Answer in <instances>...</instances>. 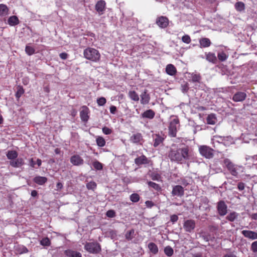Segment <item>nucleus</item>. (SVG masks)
Wrapping results in <instances>:
<instances>
[{"label": "nucleus", "instance_id": "nucleus-1", "mask_svg": "<svg viewBox=\"0 0 257 257\" xmlns=\"http://www.w3.org/2000/svg\"><path fill=\"white\" fill-rule=\"evenodd\" d=\"M168 157L171 162L182 164L184 161L189 159V147L185 146L182 148H178L175 145H173L168 152Z\"/></svg>", "mask_w": 257, "mask_h": 257}, {"label": "nucleus", "instance_id": "nucleus-2", "mask_svg": "<svg viewBox=\"0 0 257 257\" xmlns=\"http://www.w3.org/2000/svg\"><path fill=\"white\" fill-rule=\"evenodd\" d=\"M180 128V120L176 116H174L169 122L168 126V136L171 138L177 136L178 130Z\"/></svg>", "mask_w": 257, "mask_h": 257}, {"label": "nucleus", "instance_id": "nucleus-3", "mask_svg": "<svg viewBox=\"0 0 257 257\" xmlns=\"http://www.w3.org/2000/svg\"><path fill=\"white\" fill-rule=\"evenodd\" d=\"M83 55L86 59L93 62L99 61L100 57V54L98 50L89 47L84 50Z\"/></svg>", "mask_w": 257, "mask_h": 257}, {"label": "nucleus", "instance_id": "nucleus-4", "mask_svg": "<svg viewBox=\"0 0 257 257\" xmlns=\"http://www.w3.org/2000/svg\"><path fill=\"white\" fill-rule=\"evenodd\" d=\"M84 249L90 253H98L101 250L100 244L97 242H86Z\"/></svg>", "mask_w": 257, "mask_h": 257}, {"label": "nucleus", "instance_id": "nucleus-5", "mask_svg": "<svg viewBox=\"0 0 257 257\" xmlns=\"http://www.w3.org/2000/svg\"><path fill=\"white\" fill-rule=\"evenodd\" d=\"M199 151L201 155L206 159H211L214 156V150L207 146H200Z\"/></svg>", "mask_w": 257, "mask_h": 257}, {"label": "nucleus", "instance_id": "nucleus-6", "mask_svg": "<svg viewBox=\"0 0 257 257\" xmlns=\"http://www.w3.org/2000/svg\"><path fill=\"white\" fill-rule=\"evenodd\" d=\"M223 164L232 176H237L238 175L236 165L233 164L229 159H225L223 160Z\"/></svg>", "mask_w": 257, "mask_h": 257}, {"label": "nucleus", "instance_id": "nucleus-7", "mask_svg": "<svg viewBox=\"0 0 257 257\" xmlns=\"http://www.w3.org/2000/svg\"><path fill=\"white\" fill-rule=\"evenodd\" d=\"M217 209L220 216H224L227 212V206L225 202L220 200L217 203Z\"/></svg>", "mask_w": 257, "mask_h": 257}, {"label": "nucleus", "instance_id": "nucleus-8", "mask_svg": "<svg viewBox=\"0 0 257 257\" xmlns=\"http://www.w3.org/2000/svg\"><path fill=\"white\" fill-rule=\"evenodd\" d=\"M173 196L182 197L184 194V188L181 185H176L173 187L171 192Z\"/></svg>", "mask_w": 257, "mask_h": 257}, {"label": "nucleus", "instance_id": "nucleus-9", "mask_svg": "<svg viewBox=\"0 0 257 257\" xmlns=\"http://www.w3.org/2000/svg\"><path fill=\"white\" fill-rule=\"evenodd\" d=\"M89 109L88 107L85 105L81 107V110L80 111V116L82 121L87 122L89 118L88 113Z\"/></svg>", "mask_w": 257, "mask_h": 257}, {"label": "nucleus", "instance_id": "nucleus-10", "mask_svg": "<svg viewBox=\"0 0 257 257\" xmlns=\"http://www.w3.org/2000/svg\"><path fill=\"white\" fill-rule=\"evenodd\" d=\"M183 227L186 231L191 232L195 227V222L192 219L187 220L184 222Z\"/></svg>", "mask_w": 257, "mask_h": 257}, {"label": "nucleus", "instance_id": "nucleus-11", "mask_svg": "<svg viewBox=\"0 0 257 257\" xmlns=\"http://www.w3.org/2000/svg\"><path fill=\"white\" fill-rule=\"evenodd\" d=\"M131 143L136 144H142L143 142L142 135L140 133L133 134L130 139Z\"/></svg>", "mask_w": 257, "mask_h": 257}, {"label": "nucleus", "instance_id": "nucleus-12", "mask_svg": "<svg viewBox=\"0 0 257 257\" xmlns=\"http://www.w3.org/2000/svg\"><path fill=\"white\" fill-rule=\"evenodd\" d=\"M246 93L242 91L236 92L232 96V100L234 102H242L246 98Z\"/></svg>", "mask_w": 257, "mask_h": 257}, {"label": "nucleus", "instance_id": "nucleus-13", "mask_svg": "<svg viewBox=\"0 0 257 257\" xmlns=\"http://www.w3.org/2000/svg\"><path fill=\"white\" fill-rule=\"evenodd\" d=\"M150 162V160L144 155H142L135 159V163L138 166L143 165L149 164Z\"/></svg>", "mask_w": 257, "mask_h": 257}, {"label": "nucleus", "instance_id": "nucleus-14", "mask_svg": "<svg viewBox=\"0 0 257 257\" xmlns=\"http://www.w3.org/2000/svg\"><path fill=\"white\" fill-rule=\"evenodd\" d=\"M241 234L245 237L251 240H255L257 239V232L252 230H243L241 231Z\"/></svg>", "mask_w": 257, "mask_h": 257}, {"label": "nucleus", "instance_id": "nucleus-15", "mask_svg": "<svg viewBox=\"0 0 257 257\" xmlns=\"http://www.w3.org/2000/svg\"><path fill=\"white\" fill-rule=\"evenodd\" d=\"M70 162L74 166H80L83 164L84 160L79 155H74L70 158Z\"/></svg>", "mask_w": 257, "mask_h": 257}, {"label": "nucleus", "instance_id": "nucleus-16", "mask_svg": "<svg viewBox=\"0 0 257 257\" xmlns=\"http://www.w3.org/2000/svg\"><path fill=\"white\" fill-rule=\"evenodd\" d=\"M10 164L11 166L14 168H19L24 164V161L23 159L21 158H17L15 160L10 161Z\"/></svg>", "mask_w": 257, "mask_h": 257}, {"label": "nucleus", "instance_id": "nucleus-17", "mask_svg": "<svg viewBox=\"0 0 257 257\" xmlns=\"http://www.w3.org/2000/svg\"><path fill=\"white\" fill-rule=\"evenodd\" d=\"M150 100L149 94L147 93V90L145 89L141 95V103L142 104H147Z\"/></svg>", "mask_w": 257, "mask_h": 257}, {"label": "nucleus", "instance_id": "nucleus-18", "mask_svg": "<svg viewBox=\"0 0 257 257\" xmlns=\"http://www.w3.org/2000/svg\"><path fill=\"white\" fill-rule=\"evenodd\" d=\"M156 23L159 27L165 28L168 25V20L166 17L162 16L157 19Z\"/></svg>", "mask_w": 257, "mask_h": 257}, {"label": "nucleus", "instance_id": "nucleus-19", "mask_svg": "<svg viewBox=\"0 0 257 257\" xmlns=\"http://www.w3.org/2000/svg\"><path fill=\"white\" fill-rule=\"evenodd\" d=\"M155 115V111L152 109H148L142 113L141 116L144 118L153 119Z\"/></svg>", "mask_w": 257, "mask_h": 257}, {"label": "nucleus", "instance_id": "nucleus-20", "mask_svg": "<svg viewBox=\"0 0 257 257\" xmlns=\"http://www.w3.org/2000/svg\"><path fill=\"white\" fill-rule=\"evenodd\" d=\"M166 72L170 76H174L177 73V69L173 64H169L166 67Z\"/></svg>", "mask_w": 257, "mask_h": 257}, {"label": "nucleus", "instance_id": "nucleus-21", "mask_svg": "<svg viewBox=\"0 0 257 257\" xmlns=\"http://www.w3.org/2000/svg\"><path fill=\"white\" fill-rule=\"evenodd\" d=\"M206 59L209 62L216 64L217 62V57L215 54L212 52L205 53Z\"/></svg>", "mask_w": 257, "mask_h": 257}, {"label": "nucleus", "instance_id": "nucleus-22", "mask_svg": "<svg viewBox=\"0 0 257 257\" xmlns=\"http://www.w3.org/2000/svg\"><path fill=\"white\" fill-rule=\"evenodd\" d=\"M64 252L67 257H82L81 254L79 252L71 249L66 250Z\"/></svg>", "mask_w": 257, "mask_h": 257}, {"label": "nucleus", "instance_id": "nucleus-23", "mask_svg": "<svg viewBox=\"0 0 257 257\" xmlns=\"http://www.w3.org/2000/svg\"><path fill=\"white\" fill-rule=\"evenodd\" d=\"M47 178L45 177L36 176L34 178L33 181L39 185H43L47 182Z\"/></svg>", "mask_w": 257, "mask_h": 257}, {"label": "nucleus", "instance_id": "nucleus-24", "mask_svg": "<svg viewBox=\"0 0 257 257\" xmlns=\"http://www.w3.org/2000/svg\"><path fill=\"white\" fill-rule=\"evenodd\" d=\"M211 43L209 39L207 38H202L199 40V44L201 48L208 47L210 46Z\"/></svg>", "mask_w": 257, "mask_h": 257}, {"label": "nucleus", "instance_id": "nucleus-25", "mask_svg": "<svg viewBox=\"0 0 257 257\" xmlns=\"http://www.w3.org/2000/svg\"><path fill=\"white\" fill-rule=\"evenodd\" d=\"M128 96L132 100L134 101L138 102L140 99L139 94L135 90H130Z\"/></svg>", "mask_w": 257, "mask_h": 257}, {"label": "nucleus", "instance_id": "nucleus-26", "mask_svg": "<svg viewBox=\"0 0 257 257\" xmlns=\"http://www.w3.org/2000/svg\"><path fill=\"white\" fill-rule=\"evenodd\" d=\"M164 140V138L159 135H155L154 137V146L155 147H158L162 144Z\"/></svg>", "mask_w": 257, "mask_h": 257}, {"label": "nucleus", "instance_id": "nucleus-27", "mask_svg": "<svg viewBox=\"0 0 257 257\" xmlns=\"http://www.w3.org/2000/svg\"><path fill=\"white\" fill-rule=\"evenodd\" d=\"M105 3L103 1H100L97 2L95 6V9L98 13H102L105 8Z\"/></svg>", "mask_w": 257, "mask_h": 257}, {"label": "nucleus", "instance_id": "nucleus-28", "mask_svg": "<svg viewBox=\"0 0 257 257\" xmlns=\"http://www.w3.org/2000/svg\"><path fill=\"white\" fill-rule=\"evenodd\" d=\"M18 153L16 151L10 150L7 153V157L8 159L12 160H15L17 158Z\"/></svg>", "mask_w": 257, "mask_h": 257}, {"label": "nucleus", "instance_id": "nucleus-29", "mask_svg": "<svg viewBox=\"0 0 257 257\" xmlns=\"http://www.w3.org/2000/svg\"><path fill=\"white\" fill-rule=\"evenodd\" d=\"M207 123L209 124H215L216 122V117L213 113L209 114L206 118Z\"/></svg>", "mask_w": 257, "mask_h": 257}, {"label": "nucleus", "instance_id": "nucleus-30", "mask_svg": "<svg viewBox=\"0 0 257 257\" xmlns=\"http://www.w3.org/2000/svg\"><path fill=\"white\" fill-rule=\"evenodd\" d=\"M9 9L6 5L0 4V16L3 17L8 14Z\"/></svg>", "mask_w": 257, "mask_h": 257}, {"label": "nucleus", "instance_id": "nucleus-31", "mask_svg": "<svg viewBox=\"0 0 257 257\" xmlns=\"http://www.w3.org/2000/svg\"><path fill=\"white\" fill-rule=\"evenodd\" d=\"M148 248L150 251L153 254H157L158 252V247L154 242H150L148 244Z\"/></svg>", "mask_w": 257, "mask_h": 257}, {"label": "nucleus", "instance_id": "nucleus-32", "mask_svg": "<svg viewBox=\"0 0 257 257\" xmlns=\"http://www.w3.org/2000/svg\"><path fill=\"white\" fill-rule=\"evenodd\" d=\"M8 22L11 26H15L19 23V20L17 16H13L8 19Z\"/></svg>", "mask_w": 257, "mask_h": 257}, {"label": "nucleus", "instance_id": "nucleus-33", "mask_svg": "<svg viewBox=\"0 0 257 257\" xmlns=\"http://www.w3.org/2000/svg\"><path fill=\"white\" fill-rule=\"evenodd\" d=\"M147 183L149 187L153 188L155 190L158 192L162 191V188L159 184L152 181H148Z\"/></svg>", "mask_w": 257, "mask_h": 257}, {"label": "nucleus", "instance_id": "nucleus-34", "mask_svg": "<svg viewBox=\"0 0 257 257\" xmlns=\"http://www.w3.org/2000/svg\"><path fill=\"white\" fill-rule=\"evenodd\" d=\"M164 253L167 256H171L174 253L173 249L169 245L167 246L164 248Z\"/></svg>", "mask_w": 257, "mask_h": 257}, {"label": "nucleus", "instance_id": "nucleus-35", "mask_svg": "<svg viewBox=\"0 0 257 257\" xmlns=\"http://www.w3.org/2000/svg\"><path fill=\"white\" fill-rule=\"evenodd\" d=\"M97 145L100 147H103L105 145V140L102 137H98L96 140Z\"/></svg>", "mask_w": 257, "mask_h": 257}, {"label": "nucleus", "instance_id": "nucleus-36", "mask_svg": "<svg viewBox=\"0 0 257 257\" xmlns=\"http://www.w3.org/2000/svg\"><path fill=\"white\" fill-rule=\"evenodd\" d=\"M25 91L24 88L21 86H18L17 88V91L16 93V97L17 99H19L20 97L24 93Z\"/></svg>", "mask_w": 257, "mask_h": 257}, {"label": "nucleus", "instance_id": "nucleus-37", "mask_svg": "<svg viewBox=\"0 0 257 257\" xmlns=\"http://www.w3.org/2000/svg\"><path fill=\"white\" fill-rule=\"evenodd\" d=\"M237 214L236 212H233L229 213L226 217V219H227L229 221H234L235 219L237 218Z\"/></svg>", "mask_w": 257, "mask_h": 257}, {"label": "nucleus", "instance_id": "nucleus-38", "mask_svg": "<svg viewBox=\"0 0 257 257\" xmlns=\"http://www.w3.org/2000/svg\"><path fill=\"white\" fill-rule=\"evenodd\" d=\"M235 7L236 10L237 11L241 12L244 10L245 6L243 3L242 2H237L235 4Z\"/></svg>", "mask_w": 257, "mask_h": 257}, {"label": "nucleus", "instance_id": "nucleus-39", "mask_svg": "<svg viewBox=\"0 0 257 257\" xmlns=\"http://www.w3.org/2000/svg\"><path fill=\"white\" fill-rule=\"evenodd\" d=\"M217 57L220 61L222 62L225 61L228 56L224 52H221L218 53Z\"/></svg>", "mask_w": 257, "mask_h": 257}, {"label": "nucleus", "instance_id": "nucleus-40", "mask_svg": "<svg viewBox=\"0 0 257 257\" xmlns=\"http://www.w3.org/2000/svg\"><path fill=\"white\" fill-rule=\"evenodd\" d=\"M92 165L94 169L97 170H101L103 168L102 164L97 160H95L93 162Z\"/></svg>", "mask_w": 257, "mask_h": 257}, {"label": "nucleus", "instance_id": "nucleus-41", "mask_svg": "<svg viewBox=\"0 0 257 257\" xmlns=\"http://www.w3.org/2000/svg\"><path fill=\"white\" fill-rule=\"evenodd\" d=\"M140 199L139 195L137 193H133L130 196V200L134 203L138 202Z\"/></svg>", "mask_w": 257, "mask_h": 257}, {"label": "nucleus", "instance_id": "nucleus-42", "mask_svg": "<svg viewBox=\"0 0 257 257\" xmlns=\"http://www.w3.org/2000/svg\"><path fill=\"white\" fill-rule=\"evenodd\" d=\"M26 53L29 55H32L35 52V49L30 46H26L25 48Z\"/></svg>", "mask_w": 257, "mask_h": 257}, {"label": "nucleus", "instance_id": "nucleus-43", "mask_svg": "<svg viewBox=\"0 0 257 257\" xmlns=\"http://www.w3.org/2000/svg\"><path fill=\"white\" fill-rule=\"evenodd\" d=\"M40 243L43 246H48L50 245L51 241L48 237H45L41 240Z\"/></svg>", "mask_w": 257, "mask_h": 257}, {"label": "nucleus", "instance_id": "nucleus-44", "mask_svg": "<svg viewBox=\"0 0 257 257\" xmlns=\"http://www.w3.org/2000/svg\"><path fill=\"white\" fill-rule=\"evenodd\" d=\"M189 89V84L185 82L181 85V89L182 92L187 93Z\"/></svg>", "mask_w": 257, "mask_h": 257}, {"label": "nucleus", "instance_id": "nucleus-45", "mask_svg": "<svg viewBox=\"0 0 257 257\" xmlns=\"http://www.w3.org/2000/svg\"><path fill=\"white\" fill-rule=\"evenodd\" d=\"M192 81L193 82H199L201 77L199 74H193L192 75Z\"/></svg>", "mask_w": 257, "mask_h": 257}, {"label": "nucleus", "instance_id": "nucleus-46", "mask_svg": "<svg viewBox=\"0 0 257 257\" xmlns=\"http://www.w3.org/2000/svg\"><path fill=\"white\" fill-rule=\"evenodd\" d=\"M96 184L93 181H91L86 184V187L89 190H94L96 187Z\"/></svg>", "mask_w": 257, "mask_h": 257}, {"label": "nucleus", "instance_id": "nucleus-47", "mask_svg": "<svg viewBox=\"0 0 257 257\" xmlns=\"http://www.w3.org/2000/svg\"><path fill=\"white\" fill-rule=\"evenodd\" d=\"M135 231L133 229L129 230L125 234L126 239L127 240H131L133 238V235L134 234Z\"/></svg>", "mask_w": 257, "mask_h": 257}, {"label": "nucleus", "instance_id": "nucleus-48", "mask_svg": "<svg viewBox=\"0 0 257 257\" xmlns=\"http://www.w3.org/2000/svg\"><path fill=\"white\" fill-rule=\"evenodd\" d=\"M106 100L103 97H100L97 100V103L99 106H103L106 103Z\"/></svg>", "mask_w": 257, "mask_h": 257}, {"label": "nucleus", "instance_id": "nucleus-49", "mask_svg": "<svg viewBox=\"0 0 257 257\" xmlns=\"http://www.w3.org/2000/svg\"><path fill=\"white\" fill-rule=\"evenodd\" d=\"M115 215V212L113 210H109L106 213V215L109 218L114 217Z\"/></svg>", "mask_w": 257, "mask_h": 257}, {"label": "nucleus", "instance_id": "nucleus-50", "mask_svg": "<svg viewBox=\"0 0 257 257\" xmlns=\"http://www.w3.org/2000/svg\"><path fill=\"white\" fill-rule=\"evenodd\" d=\"M250 249L253 252H257V240L253 241L251 244Z\"/></svg>", "mask_w": 257, "mask_h": 257}, {"label": "nucleus", "instance_id": "nucleus-51", "mask_svg": "<svg viewBox=\"0 0 257 257\" xmlns=\"http://www.w3.org/2000/svg\"><path fill=\"white\" fill-rule=\"evenodd\" d=\"M182 40L183 42L189 44L191 42V39L189 36L185 35L182 38Z\"/></svg>", "mask_w": 257, "mask_h": 257}, {"label": "nucleus", "instance_id": "nucleus-52", "mask_svg": "<svg viewBox=\"0 0 257 257\" xmlns=\"http://www.w3.org/2000/svg\"><path fill=\"white\" fill-rule=\"evenodd\" d=\"M102 132L105 135H109L112 133V130L106 126H104L102 128Z\"/></svg>", "mask_w": 257, "mask_h": 257}, {"label": "nucleus", "instance_id": "nucleus-53", "mask_svg": "<svg viewBox=\"0 0 257 257\" xmlns=\"http://www.w3.org/2000/svg\"><path fill=\"white\" fill-rule=\"evenodd\" d=\"M178 220V217L177 215L174 214L171 215L170 217V220L173 223L177 222Z\"/></svg>", "mask_w": 257, "mask_h": 257}, {"label": "nucleus", "instance_id": "nucleus-54", "mask_svg": "<svg viewBox=\"0 0 257 257\" xmlns=\"http://www.w3.org/2000/svg\"><path fill=\"white\" fill-rule=\"evenodd\" d=\"M245 184L243 182H239L237 184V188L239 191H242L244 189Z\"/></svg>", "mask_w": 257, "mask_h": 257}, {"label": "nucleus", "instance_id": "nucleus-55", "mask_svg": "<svg viewBox=\"0 0 257 257\" xmlns=\"http://www.w3.org/2000/svg\"><path fill=\"white\" fill-rule=\"evenodd\" d=\"M146 205L149 208H151L154 205V203L152 201H146L145 202Z\"/></svg>", "mask_w": 257, "mask_h": 257}, {"label": "nucleus", "instance_id": "nucleus-56", "mask_svg": "<svg viewBox=\"0 0 257 257\" xmlns=\"http://www.w3.org/2000/svg\"><path fill=\"white\" fill-rule=\"evenodd\" d=\"M59 56L62 59L65 60L67 58L68 54L66 53H61L60 54Z\"/></svg>", "mask_w": 257, "mask_h": 257}, {"label": "nucleus", "instance_id": "nucleus-57", "mask_svg": "<svg viewBox=\"0 0 257 257\" xmlns=\"http://www.w3.org/2000/svg\"><path fill=\"white\" fill-rule=\"evenodd\" d=\"M116 107L115 106L112 105L110 107V112L112 114H115L116 112Z\"/></svg>", "mask_w": 257, "mask_h": 257}, {"label": "nucleus", "instance_id": "nucleus-58", "mask_svg": "<svg viewBox=\"0 0 257 257\" xmlns=\"http://www.w3.org/2000/svg\"><path fill=\"white\" fill-rule=\"evenodd\" d=\"M223 257H237L235 254L232 253L225 254Z\"/></svg>", "mask_w": 257, "mask_h": 257}, {"label": "nucleus", "instance_id": "nucleus-59", "mask_svg": "<svg viewBox=\"0 0 257 257\" xmlns=\"http://www.w3.org/2000/svg\"><path fill=\"white\" fill-rule=\"evenodd\" d=\"M31 196L33 197H36L38 195V192L36 190H34L31 191Z\"/></svg>", "mask_w": 257, "mask_h": 257}, {"label": "nucleus", "instance_id": "nucleus-60", "mask_svg": "<svg viewBox=\"0 0 257 257\" xmlns=\"http://www.w3.org/2000/svg\"><path fill=\"white\" fill-rule=\"evenodd\" d=\"M56 187L58 189H60L63 187V185L61 183L58 182L57 183Z\"/></svg>", "mask_w": 257, "mask_h": 257}, {"label": "nucleus", "instance_id": "nucleus-61", "mask_svg": "<svg viewBox=\"0 0 257 257\" xmlns=\"http://www.w3.org/2000/svg\"><path fill=\"white\" fill-rule=\"evenodd\" d=\"M37 164L38 166V167H40L42 164V161L40 159H37Z\"/></svg>", "mask_w": 257, "mask_h": 257}, {"label": "nucleus", "instance_id": "nucleus-62", "mask_svg": "<svg viewBox=\"0 0 257 257\" xmlns=\"http://www.w3.org/2000/svg\"><path fill=\"white\" fill-rule=\"evenodd\" d=\"M252 218L255 220H257V213L252 214Z\"/></svg>", "mask_w": 257, "mask_h": 257}, {"label": "nucleus", "instance_id": "nucleus-63", "mask_svg": "<svg viewBox=\"0 0 257 257\" xmlns=\"http://www.w3.org/2000/svg\"><path fill=\"white\" fill-rule=\"evenodd\" d=\"M55 153L56 154H59L60 153V149L59 148H56L55 149Z\"/></svg>", "mask_w": 257, "mask_h": 257}, {"label": "nucleus", "instance_id": "nucleus-64", "mask_svg": "<svg viewBox=\"0 0 257 257\" xmlns=\"http://www.w3.org/2000/svg\"><path fill=\"white\" fill-rule=\"evenodd\" d=\"M35 162H34L33 161V159H31V166L32 167H34V166H35Z\"/></svg>", "mask_w": 257, "mask_h": 257}]
</instances>
